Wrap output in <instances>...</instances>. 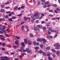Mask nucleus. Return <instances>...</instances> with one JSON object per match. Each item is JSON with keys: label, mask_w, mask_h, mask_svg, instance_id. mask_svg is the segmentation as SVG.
Masks as SVG:
<instances>
[{"label": "nucleus", "mask_w": 60, "mask_h": 60, "mask_svg": "<svg viewBox=\"0 0 60 60\" xmlns=\"http://www.w3.org/2000/svg\"><path fill=\"white\" fill-rule=\"evenodd\" d=\"M50 53H48L47 54H46V56H49V57H48V58L49 60H52V58H51L50 56Z\"/></svg>", "instance_id": "obj_1"}, {"label": "nucleus", "mask_w": 60, "mask_h": 60, "mask_svg": "<svg viewBox=\"0 0 60 60\" xmlns=\"http://www.w3.org/2000/svg\"><path fill=\"white\" fill-rule=\"evenodd\" d=\"M35 14H34V15H32L31 16V18L33 19V20H36V19L35 18Z\"/></svg>", "instance_id": "obj_2"}, {"label": "nucleus", "mask_w": 60, "mask_h": 60, "mask_svg": "<svg viewBox=\"0 0 60 60\" xmlns=\"http://www.w3.org/2000/svg\"><path fill=\"white\" fill-rule=\"evenodd\" d=\"M48 33L49 34H51V32H52V30L51 29H49L48 30Z\"/></svg>", "instance_id": "obj_3"}, {"label": "nucleus", "mask_w": 60, "mask_h": 60, "mask_svg": "<svg viewBox=\"0 0 60 60\" xmlns=\"http://www.w3.org/2000/svg\"><path fill=\"white\" fill-rule=\"evenodd\" d=\"M41 1L42 2L41 4H42V5H45V3H44V2L45 1V0H42V1L41 0Z\"/></svg>", "instance_id": "obj_4"}, {"label": "nucleus", "mask_w": 60, "mask_h": 60, "mask_svg": "<svg viewBox=\"0 0 60 60\" xmlns=\"http://www.w3.org/2000/svg\"><path fill=\"white\" fill-rule=\"evenodd\" d=\"M35 14L36 18V19H39V16L38 15V14Z\"/></svg>", "instance_id": "obj_5"}, {"label": "nucleus", "mask_w": 60, "mask_h": 60, "mask_svg": "<svg viewBox=\"0 0 60 60\" xmlns=\"http://www.w3.org/2000/svg\"><path fill=\"white\" fill-rule=\"evenodd\" d=\"M28 44L29 45H32V42L30 41V40H28Z\"/></svg>", "instance_id": "obj_6"}, {"label": "nucleus", "mask_w": 60, "mask_h": 60, "mask_svg": "<svg viewBox=\"0 0 60 60\" xmlns=\"http://www.w3.org/2000/svg\"><path fill=\"white\" fill-rule=\"evenodd\" d=\"M24 42L25 44H27V40L25 39H24Z\"/></svg>", "instance_id": "obj_7"}, {"label": "nucleus", "mask_w": 60, "mask_h": 60, "mask_svg": "<svg viewBox=\"0 0 60 60\" xmlns=\"http://www.w3.org/2000/svg\"><path fill=\"white\" fill-rule=\"evenodd\" d=\"M47 38H52V37L50 36L49 35H48L47 36Z\"/></svg>", "instance_id": "obj_8"}, {"label": "nucleus", "mask_w": 60, "mask_h": 60, "mask_svg": "<svg viewBox=\"0 0 60 60\" xmlns=\"http://www.w3.org/2000/svg\"><path fill=\"white\" fill-rule=\"evenodd\" d=\"M2 31L3 32V33H4V34H6V31L4 29H2Z\"/></svg>", "instance_id": "obj_9"}, {"label": "nucleus", "mask_w": 60, "mask_h": 60, "mask_svg": "<svg viewBox=\"0 0 60 60\" xmlns=\"http://www.w3.org/2000/svg\"><path fill=\"white\" fill-rule=\"evenodd\" d=\"M46 49L47 50H49L50 49V47L49 46H48L46 48Z\"/></svg>", "instance_id": "obj_10"}, {"label": "nucleus", "mask_w": 60, "mask_h": 60, "mask_svg": "<svg viewBox=\"0 0 60 60\" xmlns=\"http://www.w3.org/2000/svg\"><path fill=\"white\" fill-rule=\"evenodd\" d=\"M38 26L39 28H41V29L43 28V26H42L41 25H39Z\"/></svg>", "instance_id": "obj_11"}, {"label": "nucleus", "mask_w": 60, "mask_h": 60, "mask_svg": "<svg viewBox=\"0 0 60 60\" xmlns=\"http://www.w3.org/2000/svg\"><path fill=\"white\" fill-rule=\"evenodd\" d=\"M5 58L6 59V60H10V58H8V57L7 56H6L5 57Z\"/></svg>", "instance_id": "obj_12"}, {"label": "nucleus", "mask_w": 60, "mask_h": 60, "mask_svg": "<svg viewBox=\"0 0 60 60\" xmlns=\"http://www.w3.org/2000/svg\"><path fill=\"white\" fill-rule=\"evenodd\" d=\"M42 41H43L44 42H46V40L44 38H42Z\"/></svg>", "instance_id": "obj_13"}, {"label": "nucleus", "mask_w": 60, "mask_h": 60, "mask_svg": "<svg viewBox=\"0 0 60 60\" xmlns=\"http://www.w3.org/2000/svg\"><path fill=\"white\" fill-rule=\"evenodd\" d=\"M0 20L2 21H4L5 20V19L4 18H1L0 19Z\"/></svg>", "instance_id": "obj_14"}, {"label": "nucleus", "mask_w": 60, "mask_h": 60, "mask_svg": "<svg viewBox=\"0 0 60 60\" xmlns=\"http://www.w3.org/2000/svg\"><path fill=\"white\" fill-rule=\"evenodd\" d=\"M56 47H60V45H59V44L58 43H57L56 44Z\"/></svg>", "instance_id": "obj_15"}, {"label": "nucleus", "mask_w": 60, "mask_h": 60, "mask_svg": "<svg viewBox=\"0 0 60 60\" xmlns=\"http://www.w3.org/2000/svg\"><path fill=\"white\" fill-rule=\"evenodd\" d=\"M43 52V51L41 50H40L38 52V53H40V54H41Z\"/></svg>", "instance_id": "obj_16"}, {"label": "nucleus", "mask_w": 60, "mask_h": 60, "mask_svg": "<svg viewBox=\"0 0 60 60\" xmlns=\"http://www.w3.org/2000/svg\"><path fill=\"white\" fill-rule=\"evenodd\" d=\"M15 42L16 44L17 45L19 44V41H17Z\"/></svg>", "instance_id": "obj_17"}, {"label": "nucleus", "mask_w": 60, "mask_h": 60, "mask_svg": "<svg viewBox=\"0 0 60 60\" xmlns=\"http://www.w3.org/2000/svg\"><path fill=\"white\" fill-rule=\"evenodd\" d=\"M0 39H1V40L2 41H5V39L3 38H0Z\"/></svg>", "instance_id": "obj_18"}, {"label": "nucleus", "mask_w": 60, "mask_h": 60, "mask_svg": "<svg viewBox=\"0 0 60 60\" xmlns=\"http://www.w3.org/2000/svg\"><path fill=\"white\" fill-rule=\"evenodd\" d=\"M22 45V46H23V47H25V43L24 42H23L22 43H21Z\"/></svg>", "instance_id": "obj_19"}, {"label": "nucleus", "mask_w": 60, "mask_h": 60, "mask_svg": "<svg viewBox=\"0 0 60 60\" xmlns=\"http://www.w3.org/2000/svg\"><path fill=\"white\" fill-rule=\"evenodd\" d=\"M29 51V49L27 48V49H26V51H27V52H28Z\"/></svg>", "instance_id": "obj_20"}, {"label": "nucleus", "mask_w": 60, "mask_h": 60, "mask_svg": "<svg viewBox=\"0 0 60 60\" xmlns=\"http://www.w3.org/2000/svg\"><path fill=\"white\" fill-rule=\"evenodd\" d=\"M28 52L29 53V54H31V53H32V50H29Z\"/></svg>", "instance_id": "obj_21"}, {"label": "nucleus", "mask_w": 60, "mask_h": 60, "mask_svg": "<svg viewBox=\"0 0 60 60\" xmlns=\"http://www.w3.org/2000/svg\"><path fill=\"white\" fill-rule=\"evenodd\" d=\"M42 54L44 56H45L46 55V53L44 52L42 53Z\"/></svg>", "instance_id": "obj_22"}, {"label": "nucleus", "mask_w": 60, "mask_h": 60, "mask_svg": "<svg viewBox=\"0 0 60 60\" xmlns=\"http://www.w3.org/2000/svg\"><path fill=\"white\" fill-rule=\"evenodd\" d=\"M33 43L34 45H36V42L35 41H34L33 42Z\"/></svg>", "instance_id": "obj_23"}, {"label": "nucleus", "mask_w": 60, "mask_h": 60, "mask_svg": "<svg viewBox=\"0 0 60 60\" xmlns=\"http://www.w3.org/2000/svg\"><path fill=\"white\" fill-rule=\"evenodd\" d=\"M1 12H4L5 10L4 9H1Z\"/></svg>", "instance_id": "obj_24"}, {"label": "nucleus", "mask_w": 60, "mask_h": 60, "mask_svg": "<svg viewBox=\"0 0 60 60\" xmlns=\"http://www.w3.org/2000/svg\"><path fill=\"white\" fill-rule=\"evenodd\" d=\"M30 35L31 37H33L34 36H33V35L32 34H30Z\"/></svg>", "instance_id": "obj_25"}, {"label": "nucleus", "mask_w": 60, "mask_h": 60, "mask_svg": "<svg viewBox=\"0 0 60 60\" xmlns=\"http://www.w3.org/2000/svg\"><path fill=\"white\" fill-rule=\"evenodd\" d=\"M24 28H25V26H22L21 28V29L22 30H23V29H24Z\"/></svg>", "instance_id": "obj_26"}, {"label": "nucleus", "mask_w": 60, "mask_h": 60, "mask_svg": "<svg viewBox=\"0 0 60 60\" xmlns=\"http://www.w3.org/2000/svg\"><path fill=\"white\" fill-rule=\"evenodd\" d=\"M59 53H60V52H59V51H58L56 52L57 55H59Z\"/></svg>", "instance_id": "obj_27"}, {"label": "nucleus", "mask_w": 60, "mask_h": 60, "mask_svg": "<svg viewBox=\"0 0 60 60\" xmlns=\"http://www.w3.org/2000/svg\"><path fill=\"white\" fill-rule=\"evenodd\" d=\"M16 18V17L14 16L12 17V19H15Z\"/></svg>", "instance_id": "obj_28"}, {"label": "nucleus", "mask_w": 60, "mask_h": 60, "mask_svg": "<svg viewBox=\"0 0 60 60\" xmlns=\"http://www.w3.org/2000/svg\"><path fill=\"white\" fill-rule=\"evenodd\" d=\"M49 4V2H47L45 3V4Z\"/></svg>", "instance_id": "obj_29"}, {"label": "nucleus", "mask_w": 60, "mask_h": 60, "mask_svg": "<svg viewBox=\"0 0 60 60\" xmlns=\"http://www.w3.org/2000/svg\"><path fill=\"white\" fill-rule=\"evenodd\" d=\"M43 30L44 31L45 29H46V27L45 26L44 27H43Z\"/></svg>", "instance_id": "obj_30"}, {"label": "nucleus", "mask_w": 60, "mask_h": 60, "mask_svg": "<svg viewBox=\"0 0 60 60\" xmlns=\"http://www.w3.org/2000/svg\"><path fill=\"white\" fill-rule=\"evenodd\" d=\"M13 47L14 48H15V49H16L17 48V46H13Z\"/></svg>", "instance_id": "obj_31"}, {"label": "nucleus", "mask_w": 60, "mask_h": 60, "mask_svg": "<svg viewBox=\"0 0 60 60\" xmlns=\"http://www.w3.org/2000/svg\"><path fill=\"white\" fill-rule=\"evenodd\" d=\"M27 17H24V19L25 20H27Z\"/></svg>", "instance_id": "obj_32"}, {"label": "nucleus", "mask_w": 60, "mask_h": 60, "mask_svg": "<svg viewBox=\"0 0 60 60\" xmlns=\"http://www.w3.org/2000/svg\"><path fill=\"white\" fill-rule=\"evenodd\" d=\"M21 50H23L24 49V46H22L21 48L20 49Z\"/></svg>", "instance_id": "obj_33"}, {"label": "nucleus", "mask_w": 60, "mask_h": 60, "mask_svg": "<svg viewBox=\"0 0 60 60\" xmlns=\"http://www.w3.org/2000/svg\"><path fill=\"white\" fill-rule=\"evenodd\" d=\"M55 49H59V48L58 47L56 46L55 47Z\"/></svg>", "instance_id": "obj_34"}, {"label": "nucleus", "mask_w": 60, "mask_h": 60, "mask_svg": "<svg viewBox=\"0 0 60 60\" xmlns=\"http://www.w3.org/2000/svg\"><path fill=\"white\" fill-rule=\"evenodd\" d=\"M52 50L53 52H56V51L54 49H52Z\"/></svg>", "instance_id": "obj_35"}, {"label": "nucleus", "mask_w": 60, "mask_h": 60, "mask_svg": "<svg viewBox=\"0 0 60 60\" xmlns=\"http://www.w3.org/2000/svg\"><path fill=\"white\" fill-rule=\"evenodd\" d=\"M38 5H40V4H41V2H40L38 1Z\"/></svg>", "instance_id": "obj_36"}, {"label": "nucleus", "mask_w": 60, "mask_h": 60, "mask_svg": "<svg viewBox=\"0 0 60 60\" xmlns=\"http://www.w3.org/2000/svg\"><path fill=\"white\" fill-rule=\"evenodd\" d=\"M8 20L9 21H13L12 19H8Z\"/></svg>", "instance_id": "obj_37"}, {"label": "nucleus", "mask_w": 60, "mask_h": 60, "mask_svg": "<svg viewBox=\"0 0 60 60\" xmlns=\"http://www.w3.org/2000/svg\"><path fill=\"white\" fill-rule=\"evenodd\" d=\"M1 7L2 8H4V5H1Z\"/></svg>", "instance_id": "obj_38"}, {"label": "nucleus", "mask_w": 60, "mask_h": 60, "mask_svg": "<svg viewBox=\"0 0 60 60\" xmlns=\"http://www.w3.org/2000/svg\"><path fill=\"white\" fill-rule=\"evenodd\" d=\"M39 49V47H38L37 46L35 48V49Z\"/></svg>", "instance_id": "obj_39"}, {"label": "nucleus", "mask_w": 60, "mask_h": 60, "mask_svg": "<svg viewBox=\"0 0 60 60\" xmlns=\"http://www.w3.org/2000/svg\"><path fill=\"white\" fill-rule=\"evenodd\" d=\"M37 41H40V38H37Z\"/></svg>", "instance_id": "obj_40"}, {"label": "nucleus", "mask_w": 60, "mask_h": 60, "mask_svg": "<svg viewBox=\"0 0 60 60\" xmlns=\"http://www.w3.org/2000/svg\"><path fill=\"white\" fill-rule=\"evenodd\" d=\"M52 6L53 7H56V5L55 4L53 5Z\"/></svg>", "instance_id": "obj_41"}, {"label": "nucleus", "mask_w": 60, "mask_h": 60, "mask_svg": "<svg viewBox=\"0 0 60 60\" xmlns=\"http://www.w3.org/2000/svg\"><path fill=\"white\" fill-rule=\"evenodd\" d=\"M22 14H21L17 15V16H22Z\"/></svg>", "instance_id": "obj_42"}, {"label": "nucleus", "mask_w": 60, "mask_h": 60, "mask_svg": "<svg viewBox=\"0 0 60 60\" xmlns=\"http://www.w3.org/2000/svg\"><path fill=\"white\" fill-rule=\"evenodd\" d=\"M3 29H5L6 28V27L5 26H3Z\"/></svg>", "instance_id": "obj_43"}, {"label": "nucleus", "mask_w": 60, "mask_h": 60, "mask_svg": "<svg viewBox=\"0 0 60 60\" xmlns=\"http://www.w3.org/2000/svg\"><path fill=\"white\" fill-rule=\"evenodd\" d=\"M55 33L56 34H58V32L57 31H55Z\"/></svg>", "instance_id": "obj_44"}, {"label": "nucleus", "mask_w": 60, "mask_h": 60, "mask_svg": "<svg viewBox=\"0 0 60 60\" xmlns=\"http://www.w3.org/2000/svg\"><path fill=\"white\" fill-rule=\"evenodd\" d=\"M34 31H36L37 30V29H36V28L35 27L34 28Z\"/></svg>", "instance_id": "obj_45"}, {"label": "nucleus", "mask_w": 60, "mask_h": 60, "mask_svg": "<svg viewBox=\"0 0 60 60\" xmlns=\"http://www.w3.org/2000/svg\"><path fill=\"white\" fill-rule=\"evenodd\" d=\"M33 3H34V4H35V1L34 0H33Z\"/></svg>", "instance_id": "obj_46"}, {"label": "nucleus", "mask_w": 60, "mask_h": 60, "mask_svg": "<svg viewBox=\"0 0 60 60\" xmlns=\"http://www.w3.org/2000/svg\"><path fill=\"white\" fill-rule=\"evenodd\" d=\"M5 35L7 37H9V36H9V35H8V34H5Z\"/></svg>", "instance_id": "obj_47"}, {"label": "nucleus", "mask_w": 60, "mask_h": 60, "mask_svg": "<svg viewBox=\"0 0 60 60\" xmlns=\"http://www.w3.org/2000/svg\"><path fill=\"white\" fill-rule=\"evenodd\" d=\"M40 47L41 48H42L43 47V45L42 44H41L40 45Z\"/></svg>", "instance_id": "obj_48"}, {"label": "nucleus", "mask_w": 60, "mask_h": 60, "mask_svg": "<svg viewBox=\"0 0 60 60\" xmlns=\"http://www.w3.org/2000/svg\"><path fill=\"white\" fill-rule=\"evenodd\" d=\"M22 55H23V54H25V55H26V53H25V52H23V53H21V54Z\"/></svg>", "instance_id": "obj_49"}, {"label": "nucleus", "mask_w": 60, "mask_h": 60, "mask_svg": "<svg viewBox=\"0 0 60 60\" xmlns=\"http://www.w3.org/2000/svg\"><path fill=\"white\" fill-rule=\"evenodd\" d=\"M10 12H11L10 11H7L6 12V13H7V14H8V13H10Z\"/></svg>", "instance_id": "obj_50"}, {"label": "nucleus", "mask_w": 60, "mask_h": 60, "mask_svg": "<svg viewBox=\"0 0 60 60\" xmlns=\"http://www.w3.org/2000/svg\"><path fill=\"white\" fill-rule=\"evenodd\" d=\"M2 45L3 46H5V43H3Z\"/></svg>", "instance_id": "obj_51"}, {"label": "nucleus", "mask_w": 60, "mask_h": 60, "mask_svg": "<svg viewBox=\"0 0 60 60\" xmlns=\"http://www.w3.org/2000/svg\"><path fill=\"white\" fill-rule=\"evenodd\" d=\"M2 50H5V49L4 48H2Z\"/></svg>", "instance_id": "obj_52"}, {"label": "nucleus", "mask_w": 60, "mask_h": 60, "mask_svg": "<svg viewBox=\"0 0 60 60\" xmlns=\"http://www.w3.org/2000/svg\"><path fill=\"white\" fill-rule=\"evenodd\" d=\"M15 37H16V38L17 39H20V38H19V37H17V36H16Z\"/></svg>", "instance_id": "obj_53"}, {"label": "nucleus", "mask_w": 60, "mask_h": 60, "mask_svg": "<svg viewBox=\"0 0 60 60\" xmlns=\"http://www.w3.org/2000/svg\"><path fill=\"white\" fill-rule=\"evenodd\" d=\"M22 55V54H21ZM20 58H22L23 57V55H21L20 56Z\"/></svg>", "instance_id": "obj_54"}, {"label": "nucleus", "mask_w": 60, "mask_h": 60, "mask_svg": "<svg viewBox=\"0 0 60 60\" xmlns=\"http://www.w3.org/2000/svg\"><path fill=\"white\" fill-rule=\"evenodd\" d=\"M36 45L37 46H39L40 45V44L38 42L37 43Z\"/></svg>", "instance_id": "obj_55"}, {"label": "nucleus", "mask_w": 60, "mask_h": 60, "mask_svg": "<svg viewBox=\"0 0 60 60\" xmlns=\"http://www.w3.org/2000/svg\"><path fill=\"white\" fill-rule=\"evenodd\" d=\"M5 8L6 9H8V8H10V7H5Z\"/></svg>", "instance_id": "obj_56"}, {"label": "nucleus", "mask_w": 60, "mask_h": 60, "mask_svg": "<svg viewBox=\"0 0 60 60\" xmlns=\"http://www.w3.org/2000/svg\"><path fill=\"white\" fill-rule=\"evenodd\" d=\"M56 10H57V11H59L60 10V8H57Z\"/></svg>", "instance_id": "obj_57"}, {"label": "nucleus", "mask_w": 60, "mask_h": 60, "mask_svg": "<svg viewBox=\"0 0 60 60\" xmlns=\"http://www.w3.org/2000/svg\"><path fill=\"white\" fill-rule=\"evenodd\" d=\"M57 34H56L54 36V38H55V37H56V36H57Z\"/></svg>", "instance_id": "obj_58"}, {"label": "nucleus", "mask_w": 60, "mask_h": 60, "mask_svg": "<svg viewBox=\"0 0 60 60\" xmlns=\"http://www.w3.org/2000/svg\"><path fill=\"white\" fill-rule=\"evenodd\" d=\"M54 11L55 13H58V11H56V10H55Z\"/></svg>", "instance_id": "obj_59"}, {"label": "nucleus", "mask_w": 60, "mask_h": 60, "mask_svg": "<svg viewBox=\"0 0 60 60\" xmlns=\"http://www.w3.org/2000/svg\"><path fill=\"white\" fill-rule=\"evenodd\" d=\"M36 23H39V21L38 20H36Z\"/></svg>", "instance_id": "obj_60"}, {"label": "nucleus", "mask_w": 60, "mask_h": 60, "mask_svg": "<svg viewBox=\"0 0 60 60\" xmlns=\"http://www.w3.org/2000/svg\"><path fill=\"white\" fill-rule=\"evenodd\" d=\"M55 19H56V18H53L52 19V20H55Z\"/></svg>", "instance_id": "obj_61"}, {"label": "nucleus", "mask_w": 60, "mask_h": 60, "mask_svg": "<svg viewBox=\"0 0 60 60\" xmlns=\"http://www.w3.org/2000/svg\"><path fill=\"white\" fill-rule=\"evenodd\" d=\"M11 14L12 15H14V13H13V12H11Z\"/></svg>", "instance_id": "obj_62"}, {"label": "nucleus", "mask_w": 60, "mask_h": 60, "mask_svg": "<svg viewBox=\"0 0 60 60\" xmlns=\"http://www.w3.org/2000/svg\"><path fill=\"white\" fill-rule=\"evenodd\" d=\"M36 28L37 29H39V26H37V27H36Z\"/></svg>", "instance_id": "obj_63"}, {"label": "nucleus", "mask_w": 60, "mask_h": 60, "mask_svg": "<svg viewBox=\"0 0 60 60\" xmlns=\"http://www.w3.org/2000/svg\"><path fill=\"white\" fill-rule=\"evenodd\" d=\"M1 60H6V59H5V58H3V59H1Z\"/></svg>", "instance_id": "obj_64"}]
</instances>
